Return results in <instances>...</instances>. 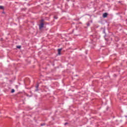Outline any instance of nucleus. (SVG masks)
Masks as SVG:
<instances>
[{"mask_svg": "<svg viewBox=\"0 0 127 127\" xmlns=\"http://www.w3.org/2000/svg\"><path fill=\"white\" fill-rule=\"evenodd\" d=\"M0 9H4L3 6H0Z\"/></svg>", "mask_w": 127, "mask_h": 127, "instance_id": "39448f33", "label": "nucleus"}, {"mask_svg": "<svg viewBox=\"0 0 127 127\" xmlns=\"http://www.w3.org/2000/svg\"><path fill=\"white\" fill-rule=\"evenodd\" d=\"M39 85L38 84H37L36 85V88H37L36 89V91H38V87H39Z\"/></svg>", "mask_w": 127, "mask_h": 127, "instance_id": "20e7f679", "label": "nucleus"}, {"mask_svg": "<svg viewBox=\"0 0 127 127\" xmlns=\"http://www.w3.org/2000/svg\"><path fill=\"white\" fill-rule=\"evenodd\" d=\"M41 21H42V22H43L44 21V20L42 19V20H41Z\"/></svg>", "mask_w": 127, "mask_h": 127, "instance_id": "f8f14e48", "label": "nucleus"}, {"mask_svg": "<svg viewBox=\"0 0 127 127\" xmlns=\"http://www.w3.org/2000/svg\"><path fill=\"white\" fill-rule=\"evenodd\" d=\"M11 93H14V89H12Z\"/></svg>", "mask_w": 127, "mask_h": 127, "instance_id": "0eeeda50", "label": "nucleus"}, {"mask_svg": "<svg viewBox=\"0 0 127 127\" xmlns=\"http://www.w3.org/2000/svg\"><path fill=\"white\" fill-rule=\"evenodd\" d=\"M62 50V49H59L58 51V55H61V51Z\"/></svg>", "mask_w": 127, "mask_h": 127, "instance_id": "f03ea898", "label": "nucleus"}, {"mask_svg": "<svg viewBox=\"0 0 127 127\" xmlns=\"http://www.w3.org/2000/svg\"><path fill=\"white\" fill-rule=\"evenodd\" d=\"M44 26V23L43 22L41 23L40 25H39L40 29H41L42 28H43Z\"/></svg>", "mask_w": 127, "mask_h": 127, "instance_id": "f257e3e1", "label": "nucleus"}, {"mask_svg": "<svg viewBox=\"0 0 127 127\" xmlns=\"http://www.w3.org/2000/svg\"><path fill=\"white\" fill-rule=\"evenodd\" d=\"M2 13H4V12H2Z\"/></svg>", "mask_w": 127, "mask_h": 127, "instance_id": "ddd939ff", "label": "nucleus"}, {"mask_svg": "<svg viewBox=\"0 0 127 127\" xmlns=\"http://www.w3.org/2000/svg\"><path fill=\"white\" fill-rule=\"evenodd\" d=\"M54 18H56V19H57L58 17L56 16H54Z\"/></svg>", "mask_w": 127, "mask_h": 127, "instance_id": "9b49d317", "label": "nucleus"}, {"mask_svg": "<svg viewBox=\"0 0 127 127\" xmlns=\"http://www.w3.org/2000/svg\"><path fill=\"white\" fill-rule=\"evenodd\" d=\"M87 26H90V23L88 22V23H87Z\"/></svg>", "mask_w": 127, "mask_h": 127, "instance_id": "6e6552de", "label": "nucleus"}, {"mask_svg": "<svg viewBox=\"0 0 127 127\" xmlns=\"http://www.w3.org/2000/svg\"><path fill=\"white\" fill-rule=\"evenodd\" d=\"M41 126H45V124H42L41 125Z\"/></svg>", "mask_w": 127, "mask_h": 127, "instance_id": "1a4fd4ad", "label": "nucleus"}, {"mask_svg": "<svg viewBox=\"0 0 127 127\" xmlns=\"http://www.w3.org/2000/svg\"><path fill=\"white\" fill-rule=\"evenodd\" d=\"M17 48H18V49H19L21 48V46H17Z\"/></svg>", "mask_w": 127, "mask_h": 127, "instance_id": "423d86ee", "label": "nucleus"}, {"mask_svg": "<svg viewBox=\"0 0 127 127\" xmlns=\"http://www.w3.org/2000/svg\"><path fill=\"white\" fill-rule=\"evenodd\" d=\"M103 17H107L108 16V13H104L103 15Z\"/></svg>", "mask_w": 127, "mask_h": 127, "instance_id": "7ed1b4c3", "label": "nucleus"}, {"mask_svg": "<svg viewBox=\"0 0 127 127\" xmlns=\"http://www.w3.org/2000/svg\"><path fill=\"white\" fill-rule=\"evenodd\" d=\"M66 125H68V123H65L64 124V126H66Z\"/></svg>", "mask_w": 127, "mask_h": 127, "instance_id": "9d476101", "label": "nucleus"}]
</instances>
